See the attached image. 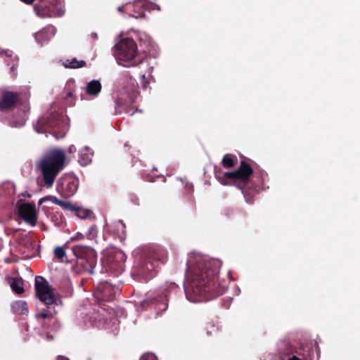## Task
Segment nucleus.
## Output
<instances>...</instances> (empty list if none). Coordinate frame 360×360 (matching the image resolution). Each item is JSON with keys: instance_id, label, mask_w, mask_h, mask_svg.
I'll list each match as a JSON object with an SVG mask.
<instances>
[{"instance_id": "nucleus-35", "label": "nucleus", "mask_w": 360, "mask_h": 360, "mask_svg": "<svg viewBox=\"0 0 360 360\" xmlns=\"http://www.w3.org/2000/svg\"><path fill=\"white\" fill-rule=\"evenodd\" d=\"M79 162L82 165H86L90 162V160L89 158L86 159L81 157Z\"/></svg>"}, {"instance_id": "nucleus-24", "label": "nucleus", "mask_w": 360, "mask_h": 360, "mask_svg": "<svg viewBox=\"0 0 360 360\" xmlns=\"http://www.w3.org/2000/svg\"><path fill=\"white\" fill-rule=\"evenodd\" d=\"M54 257L60 262H63L64 258L66 256V252L63 247L58 246L54 249L53 251Z\"/></svg>"}, {"instance_id": "nucleus-19", "label": "nucleus", "mask_w": 360, "mask_h": 360, "mask_svg": "<svg viewBox=\"0 0 360 360\" xmlns=\"http://www.w3.org/2000/svg\"><path fill=\"white\" fill-rule=\"evenodd\" d=\"M102 85L98 80H91L88 82L86 86V93L88 95L96 96L101 91Z\"/></svg>"}, {"instance_id": "nucleus-32", "label": "nucleus", "mask_w": 360, "mask_h": 360, "mask_svg": "<svg viewBox=\"0 0 360 360\" xmlns=\"http://www.w3.org/2000/svg\"><path fill=\"white\" fill-rule=\"evenodd\" d=\"M129 198H130V200L132 203H134V205H139V198H138L137 195H136L135 194H131L129 195Z\"/></svg>"}, {"instance_id": "nucleus-29", "label": "nucleus", "mask_w": 360, "mask_h": 360, "mask_svg": "<svg viewBox=\"0 0 360 360\" xmlns=\"http://www.w3.org/2000/svg\"><path fill=\"white\" fill-rule=\"evenodd\" d=\"M72 91L70 90L66 92L65 96H64V99L68 105H74L75 101H72Z\"/></svg>"}, {"instance_id": "nucleus-10", "label": "nucleus", "mask_w": 360, "mask_h": 360, "mask_svg": "<svg viewBox=\"0 0 360 360\" xmlns=\"http://www.w3.org/2000/svg\"><path fill=\"white\" fill-rule=\"evenodd\" d=\"M117 290L108 281H101L95 288L94 293L98 300L110 302L114 300Z\"/></svg>"}, {"instance_id": "nucleus-5", "label": "nucleus", "mask_w": 360, "mask_h": 360, "mask_svg": "<svg viewBox=\"0 0 360 360\" xmlns=\"http://www.w3.org/2000/svg\"><path fill=\"white\" fill-rule=\"evenodd\" d=\"M33 127L38 133L48 132L57 139H62L65 135L63 117L58 112L44 114L33 123Z\"/></svg>"}, {"instance_id": "nucleus-37", "label": "nucleus", "mask_w": 360, "mask_h": 360, "mask_svg": "<svg viewBox=\"0 0 360 360\" xmlns=\"http://www.w3.org/2000/svg\"><path fill=\"white\" fill-rule=\"evenodd\" d=\"M68 152L70 153H74L76 152V147L74 145H71L68 148Z\"/></svg>"}, {"instance_id": "nucleus-23", "label": "nucleus", "mask_w": 360, "mask_h": 360, "mask_svg": "<svg viewBox=\"0 0 360 360\" xmlns=\"http://www.w3.org/2000/svg\"><path fill=\"white\" fill-rule=\"evenodd\" d=\"M49 199L53 203L60 206V207H62L64 210H71V211L75 210V206L70 202L59 200L56 197L52 196V195L49 196Z\"/></svg>"}, {"instance_id": "nucleus-38", "label": "nucleus", "mask_w": 360, "mask_h": 360, "mask_svg": "<svg viewBox=\"0 0 360 360\" xmlns=\"http://www.w3.org/2000/svg\"><path fill=\"white\" fill-rule=\"evenodd\" d=\"M57 360H70L68 358L63 356H58Z\"/></svg>"}, {"instance_id": "nucleus-13", "label": "nucleus", "mask_w": 360, "mask_h": 360, "mask_svg": "<svg viewBox=\"0 0 360 360\" xmlns=\"http://www.w3.org/2000/svg\"><path fill=\"white\" fill-rule=\"evenodd\" d=\"M79 186L77 179L70 176L63 179L61 183V192L65 197L72 196L77 191Z\"/></svg>"}, {"instance_id": "nucleus-30", "label": "nucleus", "mask_w": 360, "mask_h": 360, "mask_svg": "<svg viewBox=\"0 0 360 360\" xmlns=\"http://www.w3.org/2000/svg\"><path fill=\"white\" fill-rule=\"evenodd\" d=\"M162 300H165L166 302H167L168 298H167V294H165L164 297H160V299L158 300V302L162 301ZM162 305H163V307L161 308L160 307H159L158 309H160L161 311H165L167 308L168 304H167V303H163Z\"/></svg>"}, {"instance_id": "nucleus-4", "label": "nucleus", "mask_w": 360, "mask_h": 360, "mask_svg": "<svg viewBox=\"0 0 360 360\" xmlns=\"http://www.w3.org/2000/svg\"><path fill=\"white\" fill-rule=\"evenodd\" d=\"M71 250L76 257V263L72 270L77 274H94L97 264L96 251L91 246L82 244L75 245Z\"/></svg>"}, {"instance_id": "nucleus-34", "label": "nucleus", "mask_w": 360, "mask_h": 360, "mask_svg": "<svg viewBox=\"0 0 360 360\" xmlns=\"http://www.w3.org/2000/svg\"><path fill=\"white\" fill-rule=\"evenodd\" d=\"M154 257L156 259H158L162 263H164L166 261L167 255L165 253H163L162 257H159L158 253L156 252H154Z\"/></svg>"}, {"instance_id": "nucleus-28", "label": "nucleus", "mask_w": 360, "mask_h": 360, "mask_svg": "<svg viewBox=\"0 0 360 360\" xmlns=\"http://www.w3.org/2000/svg\"><path fill=\"white\" fill-rule=\"evenodd\" d=\"M139 360H158V357L152 352H146L141 356Z\"/></svg>"}, {"instance_id": "nucleus-31", "label": "nucleus", "mask_w": 360, "mask_h": 360, "mask_svg": "<svg viewBox=\"0 0 360 360\" xmlns=\"http://www.w3.org/2000/svg\"><path fill=\"white\" fill-rule=\"evenodd\" d=\"M0 54H1V57H6V58H13V52L9 49H7V50H5V51H1L0 52Z\"/></svg>"}, {"instance_id": "nucleus-16", "label": "nucleus", "mask_w": 360, "mask_h": 360, "mask_svg": "<svg viewBox=\"0 0 360 360\" xmlns=\"http://www.w3.org/2000/svg\"><path fill=\"white\" fill-rule=\"evenodd\" d=\"M120 241H124L127 236L126 226L122 220L115 221L110 230Z\"/></svg>"}, {"instance_id": "nucleus-20", "label": "nucleus", "mask_w": 360, "mask_h": 360, "mask_svg": "<svg viewBox=\"0 0 360 360\" xmlns=\"http://www.w3.org/2000/svg\"><path fill=\"white\" fill-rule=\"evenodd\" d=\"M62 64L65 68L72 69L83 68L86 65L84 60H78L75 58L72 59H65L62 62Z\"/></svg>"}, {"instance_id": "nucleus-17", "label": "nucleus", "mask_w": 360, "mask_h": 360, "mask_svg": "<svg viewBox=\"0 0 360 360\" xmlns=\"http://www.w3.org/2000/svg\"><path fill=\"white\" fill-rule=\"evenodd\" d=\"M8 282L12 290L16 294L20 295L25 292L23 280L21 278L8 277Z\"/></svg>"}, {"instance_id": "nucleus-2", "label": "nucleus", "mask_w": 360, "mask_h": 360, "mask_svg": "<svg viewBox=\"0 0 360 360\" xmlns=\"http://www.w3.org/2000/svg\"><path fill=\"white\" fill-rule=\"evenodd\" d=\"M66 155L63 150L53 148L47 151L37 162V168L41 176L37 177V184L41 186L51 188L54 181L63 169Z\"/></svg>"}, {"instance_id": "nucleus-22", "label": "nucleus", "mask_w": 360, "mask_h": 360, "mask_svg": "<svg viewBox=\"0 0 360 360\" xmlns=\"http://www.w3.org/2000/svg\"><path fill=\"white\" fill-rule=\"evenodd\" d=\"M51 305H46V309H43L39 313L36 314V318L37 319H50L53 318V316L56 313L54 307H50Z\"/></svg>"}, {"instance_id": "nucleus-6", "label": "nucleus", "mask_w": 360, "mask_h": 360, "mask_svg": "<svg viewBox=\"0 0 360 360\" xmlns=\"http://www.w3.org/2000/svg\"><path fill=\"white\" fill-rule=\"evenodd\" d=\"M136 54L137 44L133 39H122L115 46L114 55L116 59L128 63L124 66H136L141 63V60L138 62L135 60Z\"/></svg>"}, {"instance_id": "nucleus-25", "label": "nucleus", "mask_w": 360, "mask_h": 360, "mask_svg": "<svg viewBox=\"0 0 360 360\" xmlns=\"http://www.w3.org/2000/svg\"><path fill=\"white\" fill-rule=\"evenodd\" d=\"M98 235V227L96 225L93 224L90 226L86 233V236L89 240L95 239Z\"/></svg>"}, {"instance_id": "nucleus-21", "label": "nucleus", "mask_w": 360, "mask_h": 360, "mask_svg": "<svg viewBox=\"0 0 360 360\" xmlns=\"http://www.w3.org/2000/svg\"><path fill=\"white\" fill-rule=\"evenodd\" d=\"M237 162L238 158L235 155L227 153L224 155L221 163L223 167L230 169L233 167Z\"/></svg>"}, {"instance_id": "nucleus-14", "label": "nucleus", "mask_w": 360, "mask_h": 360, "mask_svg": "<svg viewBox=\"0 0 360 360\" xmlns=\"http://www.w3.org/2000/svg\"><path fill=\"white\" fill-rule=\"evenodd\" d=\"M133 102L134 101L131 98H117L115 101V113L117 115L124 112L132 115L134 114V111L131 105Z\"/></svg>"}, {"instance_id": "nucleus-15", "label": "nucleus", "mask_w": 360, "mask_h": 360, "mask_svg": "<svg viewBox=\"0 0 360 360\" xmlns=\"http://www.w3.org/2000/svg\"><path fill=\"white\" fill-rule=\"evenodd\" d=\"M106 311L105 309L102 307H98L94 309L93 313L90 315L89 320L91 324L94 326H98L100 324H103L106 321Z\"/></svg>"}, {"instance_id": "nucleus-39", "label": "nucleus", "mask_w": 360, "mask_h": 360, "mask_svg": "<svg viewBox=\"0 0 360 360\" xmlns=\"http://www.w3.org/2000/svg\"><path fill=\"white\" fill-rule=\"evenodd\" d=\"M91 37L94 40L98 39V34L95 32L91 33Z\"/></svg>"}, {"instance_id": "nucleus-9", "label": "nucleus", "mask_w": 360, "mask_h": 360, "mask_svg": "<svg viewBox=\"0 0 360 360\" xmlns=\"http://www.w3.org/2000/svg\"><path fill=\"white\" fill-rule=\"evenodd\" d=\"M16 206L20 217L27 224L34 226L37 220L35 205L22 202V200H19Z\"/></svg>"}, {"instance_id": "nucleus-36", "label": "nucleus", "mask_w": 360, "mask_h": 360, "mask_svg": "<svg viewBox=\"0 0 360 360\" xmlns=\"http://www.w3.org/2000/svg\"><path fill=\"white\" fill-rule=\"evenodd\" d=\"M17 68H18V64L17 63H13L11 68H10V70H11V72L13 75H15V71L17 70Z\"/></svg>"}, {"instance_id": "nucleus-26", "label": "nucleus", "mask_w": 360, "mask_h": 360, "mask_svg": "<svg viewBox=\"0 0 360 360\" xmlns=\"http://www.w3.org/2000/svg\"><path fill=\"white\" fill-rule=\"evenodd\" d=\"M77 216L81 219H86L91 217L92 212L87 209L78 208L75 209Z\"/></svg>"}, {"instance_id": "nucleus-18", "label": "nucleus", "mask_w": 360, "mask_h": 360, "mask_svg": "<svg viewBox=\"0 0 360 360\" xmlns=\"http://www.w3.org/2000/svg\"><path fill=\"white\" fill-rule=\"evenodd\" d=\"M11 307L14 314L24 315L28 313L27 303L24 300H16L13 302Z\"/></svg>"}, {"instance_id": "nucleus-40", "label": "nucleus", "mask_w": 360, "mask_h": 360, "mask_svg": "<svg viewBox=\"0 0 360 360\" xmlns=\"http://www.w3.org/2000/svg\"><path fill=\"white\" fill-rule=\"evenodd\" d=\"M145 16V14L144 13H141L138 16H136V18H142V17H144Z\"/></svg>"}, {"instance_id": "nucleus-7", "label": "nucleus", "mask_w": 360, "mask_h": 360, "mask_svg": "<svg viewBox=\"0 0 360 360\" xmlns=\"http://www.w3.org/2000/svg\"><path fill=\"white\" fill-rule=\"evenodd\" d=\"M126 259L127 256L122 250L110 248L105 250L103 262L108 271L117 276L124 270Z\"/></svg>"}, {"instance_id": "nucleus-1", "label": "nucleus", "mask_w": 360, "mask_h": 360, "mask_svg": "<svg viewBox=\"0 0 360 360\" xmlns=\"http://www.w3.org/2000/svg\"><path fill=\"white\" fill-rule=\"evenodd\" d=\"M187 274L186 295L191 302H204L224 294L225 290L217 281L219 272L214 261L199 259Z\"/></svg>"}, {"instance_id": "nucleus-27", "label": "nucleus", "mask_w": 360, "mask_h": 360, "mask_svg": "<svg viewBox=\"0 0 360 360\" xmlns=\"http://www.w3.org/2000/svg\"><path fill=\"white\" fill-rule=\"evenodd\" d=\"M155 269V264L150 261L146 262L141 265V271L143 273L146 271H151Z\"/></svg>"}, {"instance_id": "nucleus-11", "label": "nucleus", "mask_w": 360, "mask_h": 360, "mask_svg": "<svg viewBox=\"0 0 360 360\" xmlns=\"http://www.w3.org/2000/svg\"><path fill=\"white\" fill-rule=\"evenodd\" d=\"M20 99L17 92L0 90V110L1 111H10L15 108Z\"/></svg>"}, {"instance_id": "nucleus-12", "label": "nucleus", "mask_w": 360, "mask_h": 360, "mask_svg": "<svg viewBox=\"0 0 360 360\" xmlns=\"http://www.w3.org/2000/svg\"><path fill=\"white\" fill-rule=\"evenodd\" d=\"M26 4H32L34 0H20ZM34 11L37 15L41 18L51 17L55 15L53 5L51 0H39L34 6Z\"/></svg>"}, {"instance_id": "nucleus-41", "label": "nucleus", "mask_w": 360, "mask_h": 360, "mask_svg": "<svg viewBox=\"0 0 360 360\" xmlns=\"http://www.w3.org/2000/svg\"><path fill=\"white\" fill-rule=\"evenodd\" d=\"M122 8H123V6L119 7V8H118V11H122Z\"/></svg>"}, {"instance_id": "nucleus-3", "label": "nucleus", "mask_w": 360, "mask_h": 360, "mask_svg": "<svg viewBox=\"0 0 360 360\" xmlns=\"http://www.w3.org/2000/svg\"><path fill=\"white\" fill-rule=\"evenodd\" d=\"M252 174V168L245 160H242L238 168L233 172H224L221 169H214L215 176L222 185H235L243 193Z\"/></svg>"}, {"instance_id": "nucleus-8", "label": "nucleus", "mask_w": 360, "mask_h": 360, "mask_svg": "<svg viewBox=\"0 0 360 360\" xmlns=\"http://www.w3.org/2000/svg\"><path fill=\"white\" fill-rule=\"evenodd\" d=\"M36 295L46 305H52L56 302L54 294L48 282L41 276L35 278Z\"/></svg>"}, {"instance_id": "nucleus-33", "label": "nucleus", "mask_w": 360, "mask_h": 360, "mask_svg": "<svg viewBox=\"0 0 360 360\" xmlns=\"http://www.w3.org/2000/svg\"><path fill=\"white\" fill-rule=\"evenodd\" d=\"M84 238V236L81 233H77L70 238V241L80 240Z\"/></svg>"}]
</instances>
